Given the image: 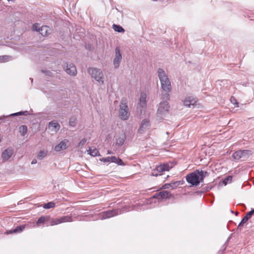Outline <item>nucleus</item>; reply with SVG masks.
<instances>
[{"instance_id":"nucleus-50","label":"nucleus","mask_w":254,"mask_h":254,"mask_svg":"<svg viewBox=\"0 0 254 254\" xmlns=\"http://www.w3.org/2000/svg\"><path fill=\"white\" fill-rule=\"evenodd\" d=\"M233 100L235 101V103H233L235 104H237V107H238V103L237 102L236 99H235V98H233Z\"/></svg>"},{"instance_id":"nucleus-30","label":"nucleus","mask_w":254,"mask_h":254,"mask_svg":"<svg viewBox=\"0 0 254 254\" xmlns=\"http://www.w3.org/2000/svg\"><path fill=\"white\" fill-rule=\"evenodd\" d=\"M19 132L22 136H24L27 132V127L25 125H21L19 127Z\"/></svg>"},{"instance_id":"nucleus-40","label":"nucleus","mask_w":254,"mask_h":254,"mask_svg":"<svg viewBox=\"0 0 254 254\" xmlns=\"http://www.w3.org/2000/svg\"><path fill=\"white\" fill-rule=\"evenodd\" d=\"M254 214V208L252 209L251 211L247 212L245 216H246L248 218L250 219L253 215Z\"/></svg>"},{"instance_id":"nucleus-27","label":"nucleus","mask_w":254,"mask_h":254,"mask_svg":"<svg viewBox=\"0 0 254 254\" xmlns=\"http://www.w3.org/2000/svg\"><path fill=\"white\" fill-rule=\"evenodd\" d=\"M61 223V219L59 218H51L50 217L49 225L54 226Z\"/></svg>"},{"instance_id":"nucleus-18","label":"nucleus","mask_w":254,"mask_h":254,"mask_svg":"<svg viewBox=\"0 0 254 254\" xmlns=\"http://www.w3.org/2000/svg\"><path fill=\"white\" fill-rule=\"evenodd\" d=\"M196 103V101L192 97L189 96L185 98L184 101V104L185 106L188 107H191V106H193Z\"/></svg>"},{"instance_id":"nucleus-37","label":"nucleus","mask_w":254,"mask_h":254,"mask_svg":"<svg viewBox=\"0 0 254 254\" xmlns=\"http://www.w3.org/2000/svg\"><path fill=\"white\" fill-rule=\"evenodd\" d=\"M9 58V56L6 55L0 56V63H4L8 61Z\"/></svg>"},{"instance_id":"nucleus-13","label":"nucleus","mask_w":254,"mask_h":254,"mask_svg":"<svg viewBox=\"0 0 254 254\" xmlns=\"http://www.w3.org/2000/svg\"><path fill=\"white\" fill-rule=\"evenodd\" d=\"M151 124L147 119H143L141 123L140 126L138 129V132L140 134H143L146 130L149 129Z\"/></svg>"},{"instance_id":"nucleus-22","label":"nucleus","mask_w":254,"mask_h":254,"mask_svg":"<svg viewBox=\"0 0 254 254\" xmlns=\"http://www.w3.org/2000/svg\"><path fill=\"white\" fill-rule=\"evenodd\" d=\"M198 178L199 179L200 183L202 182L205 177L209 175V173L207 171H199L197 170Z\"/></svg>"},{"instance_id":"nucleus-10","label":"nucleus","mask_w":254,"mask_h":254,"mask_svg":"<svg viewBox=\"0 0 254 254\" xmlns=\"http://www.w3.org/2000/svg\"><path fill=\"white\" fill-rule=\"evenodd\" d=\"M29 115V113L28 111H20L18 112L15 113L11 114L9 115L6 116H2L0 117V123L1 122H6L8 125L10 124L9 122V118L10 117L12 116H28Z\"/></svg>"},{"instance_id":"nucleus-5","label":"nucleus","mask_w":254,"mask_h":254,"mask_svg":"<svg viewBox=\"0 0 254 254\" xmlns=\"http://www.w3.org/2000/svg\"><path fill=\"white\" fill-rule=\"evenodd\" d=\"M88 72L92 78H94L99 83L102 84L104 83V74L100 69L96 67H89L88 68Z\"/></svg>"},{"instance_id":"nucleus-28","label":"nucleus","mask_w":254,"mask_h":254,"mask_svg":"<svg viewBox=\"0 0 254 254\" xmlns=\"http://www.w3.org/2000/svg\"><path fill=\"white\" fill-rule=\"evenodd\" d=\"M48 27L47 26H43L40 28H38L39 32L43 36L47 35V31Z\"/></svg>"},{"instance_id":"nucleus-9","label":"nucleus","mask_w":254,"mask_h":254,"mask_svg":"<svg viewBox=\"0 0 254 254\" xmlns=\"http://www.w3.org/2000/svg\"><path fill=\"white\" fill-rule=\"evenodd\" d=\"M152 198L157 199L159 201H160L163 199L175 198V195L167 190H163L158 193H156L152 196Z\"/></svg>"},{"instance_id":"nucleus-55","label":"nucleus","mask_w":254,"mask_h":254,"mask_svg":"<svg viewBox=\"0 0 254 254\" xmlns=\"http://www.w3.org/2000/svg\"><path fill=\"white\" fill-rule=\"evenodd\" d=\"M7 0V1H15V0Z\"/></svg>"},{"instance_id":"nucleus-26","label":"nucleus","mask_w":254,"mask_h":254,"mask_svg":"<svg viewBox=\"0 0 254 254\" xmlns=\"http://www.w3.org/2000/svg\"><path fill=\"white\" fill-rule=\"evenodd\" d=\"M47 151L40 150L37 155V158L38 159L41 160L47 155Z\"/></svg>"},{"instance_id":"nucleus-53","label":"nucleus","mask_w":254,"mask_h":254,"mask_svg":"<svg viewBox=\"0 0 254 254\" xmlns=\"http://www.w3.org/2000/svg\"><path fill=\"white\" fill-rule=\"evenodd\" d=\"M226 250V247H225L224 248H222V251L223 252Z\"/></svg>"},{"instance_id":"nucleus-16","label":"nucleus","mask_w":254,"mask_h":254,"mask_svg":"<svg viewBox=\"0 0 254 254\" xmlns=\"http://www.w3.org/2000/svg\"><path fill=\"white\" fill-rule=\"evenodd\" d=\"M49 215L42 216L37 220L36 224L38 226H41L42 224H46L47 226H49Z\"/></svg>"},{"instance_id":"nucleus-23","label":"nucleus","mask_w":254,"mask_h":254,"mask_svg":"<svg viewBox=\"0 0 254 254\" xmlns=\"http://www.w3.org/2000/svg\"><path fill=\"white\" fill-rule=\"evenodd\" d=\"M111 162L113 163H115L118 165L120 166H125V164L124 162L122 161V160L119 157H116V156H111V158H110Z\"/></svg>"},{"instance_id":"nucleus-34","label":"nucleus","mask_w":254,"mask_h":254,"mask_svg":"<svg viewBox=\"0 0 254 254\" xmlns=\"http://www.w3.org/2000/svg\"><path fill=\"white\" fill-rule=\"evenodd\" d=\"M76 119L74 117H71L69 119V125L71 127H75L76 125Z\"/></svg>"},{"instance_id":"nucleus-51","label":"nucleus","mask_w":254,"mask_h":254,"mask_svg":"<svg viewBox=\"0 0 254 254\" xmlns=\"http://www.w3.org/2000/svg\"><path fill=\"white\" fill-rule=\"evenodd\" d=\"M107 154H114V153L112 151L109 150H108Z\"/></svg>"},{"instance_id":"nucleus-17","label":"nucleus","mask_w":254,"mask_h":254,"mask_svg":"<svg viewBox=\"0 0 254 254\" xmlns=\"http://www.w3.org/2000/svg\"><path fill=\"white\" fill-rule=\"evenodd\" d=\"M67 142L68 140L66 139L61 141L58 144L55 146V151L59 152L61 150L66 149L67 148L66 142Z\"/></svg>"},{"instance_id":"nucleus-59","label":"nucleus","mask_w":254,"mask_h":254,"mask_svg":"<svg viewBox=\"0 0 254 254\" xmlns=\"http://www.w3.org/2000/svg\"><path fill=\"white\" fill-rule=\"evenodd\" d=\"M242 205H243L244 206H245V204H242Z\"/></svg>"},{"instance_id":"nucleus-56","label":"nucleus","mask_w":254,"mask_h":254,"mask_svg":"<svg viewBox=\"0 0 254 254\" xmlns=\"http://www.w3.org/2000/svg\"><path fill=\"white\" fill-rule=\"evenodd\" d=\"M30 81H31L32 82H33V78H30Z\"/></svg>"},{"instance_id":"nucleus-8","label":"nucleus","mask_w":254,"mask_h":254,"mask_svg":"<svg viewBox=\"0 0 254 254\" xmlns=\"http://www.w3.org/2000/svg\"><path fill=\"white\" fill-rule=\"evenodd\" d=\"M197 173V170H196L186 176L187 182L191 186H197L200 183L199 179Z\"/></svg>"},{"instance_id":"nucleus-20","label":"nucleus","mask_w":254,"mask_h":254,"mask_svg":"<svg viewBox=\"0 0 254 254\" xmlns=\"http://www.w3.org/2000/svg\"><path fill=\"white\" fill-rule=\"evenodd\" d=\"M60 124L54 121L50 122L48 124V128L52 131H57L60 129Z\"/></svg>"},{"instance_id":"nucleus-57","label":"nucleus","mask_w":254,"mask_h":254,"mask_svg":"<svg viewBox=\"0 0 254 254\" xmlns=\"http://www.w3.org/2000/svg\"><path fill=\"white\" fill-rule=\"evenodd\" d=\"M169 177V175H168V176H167L166 178H165V179H166L168 178V177Z\"/></svg>"},{"instance_id":"nucleus-19","label":"nucleus","mask_w":254,"mask_h":254,"mask_svg":"<svg viewBox=\"0 0 254 254\" xmlns=\"http://www.w3.org/2000/svg\"><path fill=\"white\" fill-rule=\"evenodd\" d=\"M146 104V94L144 93H141L138 105L141 108H145Z\"/></svg>"},{"instance_id":"nucleus-24","label":"nucleus","mask_w":254,"mask_h":254,"mask_svg":"<svg viewBox=\"0 0 254 254\" xmlns=\"http://www.w3.org/2000/svg\"><path fill=\"white\" fill-rule=\"evenodd\" d=\"M87 152L89 154L93 157L101 156L99 150L96 148L92 149L91 148L89 147Z\"/></svg>"},{"instance_id":"nucleus-54","label":"nucleus","mask_w":254,"mask_h":254,"mask_svg":"<svg viewBox=\"0 0 254 254\" xmlns=\"http://www.w3.org/2000/svg\"><path fill=\"white\" fill-rule=\"evenodd\" d=\"M230 212H231L232 213H234V212L233 210H230Z\"/></svg>"},{"instance_id":"nucleus-21","label":"nucleus","mask_w":254,"mask_h":254,"mask_svg":"<svg viewBox=\"0 0 254 254\" xmlns=\"http://www.w3.org/2000/svg\"><path fill=\"white\" fill-rule=\"evenodd\" d=\"M25 228V225H20L17 226L15 228L11 229L10 230L7 231L6 233L7 234L15 233H19L22 232Z\"/></svg>"},{"instance_id":"nucleus-32","label":"nucleus","mask_w":254,"mask_h":254,"mask_svg":"<svg viewBox=\"0 0 254 254\" xmlns=\"http://www.w3.org/2000/svg\"><path fill=\"white\" fill-rule=\"evenodd\" d=\"M56 204L54 202L50 201L48 203L44 204L43 207L45 209H50L52 208H54L55 207Z\"/></svg>"},{"instance_id":"nucleus-48","label":"nucleus","mask_w":254,"mask_h":254,"mask_svg":"<svg viewBox=\"0 0 254 254\" xmlns=\"http://www.w3.org/2000/svg\"><path fill=\"white\" fill-rule=\"evenodd\" d=\"M178 181V183H179V186L183 185L185 183V181L183 180H180V181Z\"/></svg>"},{"instance_id":"nucleus-3","label":"nucleus","mask_w":254,"mask_h":254,"mask_svg":"<svg viewBox=\"0 0 254 254\" xmlns=\"http://www.w3.org/2000/svg\"><path fill=\"white\" fill-rule=\"evenodd\" d=\"M174 167L172 162H168L163 164H160L156 168L152 170L151 175L155 177L161 176L163 174V172L165 171H169Z\"/></svg>"},{"instance_id":"nucleus-46","label":"nucleus","mask_w":254,"mask_h":254,"mask_svg":"<svg viewBox=\"0 0 254 254\" xmlns=\"http://www.w3.org/2000/svg\"><path fill=\"white\" fill-rule=\"evenodd\" d=\"M38 28H40L39 26V24L37 23H35L33 25V30H36L37 31H39Z\"/></svg>"},{"instance_id":"nucleus-15","label":"nucleus","mask_w":254,"mask_h":254,"mask_svg":"<svg viewBox=\"0 0 254 254\" xmlns=\"http://www.w3.org/2000/svg\"><path fill=\"white\" fill-rule=\"evenodd\" d=\"M13 150L11 148H7L1 154L3 162L7 161L13 155Z\"/></svg>"},{"instance_id":"nucleus-45","label":"nucleus","mask_w":254,"mask_h":254,"mask_svg":"<svg viewBox=\"0 0 254 254\" xmlns=\"http://www.w3.org/2000/svg\"><path fill=\"white\" fill-rule=\"evenodd\" d=\"M172 183L174 189H176L177 187L179 186V183H178V181L172 182Z\"/></svg>"},{"instance_id":"nucleus-29","label":"nucleus","mask_w":254,"mask_h":254,"mask_svg":"<svg viewBox=\"0 0 254 254\" xmlns=\"http://www.w3.org/2000/svg\"><path fill=\"white\" fill-rule=\"evenodd\" d=\"M113 28L116 32L119 33H123L125 32V29L119 25L114 24L113 25Z\"/></svg>"},{"instance_id":"nucleus-52","label":"nucleus","mask_w":254,"mask_h":254,"mask_svg":"<svg viewBox=\"0 0 254 254\" xmlns=\"http://www.w3.org/2000/svg\"><path fill=\"white\" fill-rule=\"evenodd\" d=\"M234 213L236 216H238L239 214V212H236L235 213L234 212Z\"/></svg>"},{"instance_id":"nucleus-4","label":"nucleus","mask_w":254,"mask_h":254,"mask_svg":"<svg viewBox=\"0 0 254 254\" xmlns=\"http://www.w3.org/2000/svg\"><path fill=\"white\" fill-rule=\"evenodd\" d=\"M252 155V151L250 150H239L234 152L232 157L235 161H237L240 159L244 161L247 160L251 155Z\"/></svg>"},{"instance_id":"nucleus-35","label":"nucleus","mask_w":254,"mask_h":254,"mask_svg":"<svg viewBox=\"0 0 254 254\" xmlns=\"http://www.w3.org/2000/svg\"><path fill=\"white\" fill-rule=\"evenodd\" d=\"M161 189H171L174 190L172 182L170 183H166L163 185Z\"/></svg>"},{"instance_id":"nucleus-42","label":"nucleus","mask_w":254,"mask_h":254,"mask_svg":"<svg viewBox=\"0 0 254 254\" xmlns=\"http://www.w3.org/2000/svg\"><path fill=\"white\" fill-rule=\"evenodd\" d=\"M42 72L44 73H45L46 75H48V76H52V72H51L49 70H42Z\"/></svg>"},{"instance_id":"nucleus-41","label":"nucleus","mask_w":254,"mask_h":254,"mask_svg":"<svg viewBox=\"0 0 254 254\" xmlns=\"http://www.w3.org/2000/svg\"><path fill=\"white\" fill-rule=\"evenodd\" d=\"M111 158V157H106V158H100L99 159V160L101 162H111V159L110 158Z\"/></svg>"},{"instance_id":"nucleus-38","label":"nucleus","mask_w":254,"mask_h":254,"mask_svg":"<svg viewBox=\"0 0 254 254\" xmlns=\"http://www.w3.org/2000/svg\"><path fill=\"white\" fill-rule=\"evenodd\" d=\"M87 141V139L86 138H83L82 140H81L80 141V142L78 143L77 144V147H82L83 146H84L86 142Z\"/></svg>"},{"instance_id":"nucleus-7","label":"nucleus","mask_w":254,"mask_h":254,"mask_svg":"<svg viewBox=\"0 0 254 254\" xmlns=\"http://www.w3.org/2000/svg\"><path fill=\"white\" fill-rule=\"evenodd\" d=\"M129 113L128 111V106L125 101L122 100L120 106L119 117L123 120H127L128 119Z\"/></svg>"},{"instance_id":"nucleus-36","label":"nucleus","mask_w":254,"mask_h":254,"mask_svg":"<svg viewBox=\"0 0 254 254\" xmlns=\"http://www.w3.org/2000/svg\"><path fill=\"white\" fill-rule=\"evenodd\" d=\"M232 177L231 176H228L224 179L223 180V183L226 185L228 183L232 182Z\"/></svg>"},{"instance_id":"nucleus-58","label":"nucleus","mask_w":254,"mask_h":254,"mask_svg":"<svg viewBox=\"0 0 254 254\" xmlns=\"http://www.w3.org/2000/svg\"><path fill=\"white\" fill-rule=\"evenodd\" d=\"M231 102H232V103H233V101H232V97H231Z\"/></svg>"},{"instance_id":"nucleus-43","label":"nucleus","mask_w":254,"mask_h":254,"mask_svg":"<svg viewBox=\"0 0 254 254\" xmlns=\"http://www.w3.org/2000/svg\"><path fill=\"white\" fill-rule=\"evenodd\" d=\"M245 223L241 220V221L239 223V224L238 225V226L237 227V230L241 231L242 230V226H243V225Z\"/></svg>"},{"instance_id":"nucleus-44","label":"nucleus","mask_w":254,"mask_h":254,"mask_svg":"<svg viewBox=\"0 0 254 254\" xmlns=\"http://www.w3.org/2000/svg\"><path fill=\"white\" fill-rule=\"evenodd\" d=\"M172 183L174 189H176L177 187L179 186V183H178V181L172 182Z\"/></svg>"},{"instance_id":"nucleus-33","label":"nucleus","mask_w":254,"mask_h":254,"mask_svg":"<svg viewBox=\"0 0 254 254\" xmlns=\"http://www.w3.org/2000/svg\"><path fill=\"white\" fill-rule=\"evenodd\" d=\"M161 100L162 101H167L168 102V101L170 100V94L169 92H166L165 93H162L161 95Z\"/></svg>"},{"instance_id":"nucleus-2","label":"nucleus","mask_w":254,"mask_h":254,"mask_svg":"<svg viewBox=\"0 0 254 254\" xmlns=\"http://www.w3.org/2000/svg\"><path fill=\"white\" fill-rule=\"evenodd\" d=\"M129 210V206H125L122 208L110 209L99 213V217L101 220L109 219L121 214L125 212H128Z\"/></svg>"},{"instance_id":"nucleus-6","label":"nucleus","mask_w":254,"mask_h":254,"mask_svg":"<svg viewBox=\"0 0 254 254\" xmlns=\"http://www.w3.org/2000/svg\"><path fill=\"white\" fill-rule=\"evenodd\" d=\"M170 109V105L168 102L161 101L159 105L157 111L156 115L157 118H159L160 119H162V116L167 114Z\"/></svg>"},{"instance_id":"nucleus-25","label":"nucleus","mask_w":254,"mask_h":254,"mask_svg":"<svg viewBox=\"0 0 254 254\" xmlns=\"http://www.w3.org/2000/svg\"><path fill=\"white\" fill-rule=\"evenodd\" d=\"M61 223L64 222H68L72 221V217L71 214L66 216H63L60 217Z\"/></svg>"},{"instance_id":"nucleus-12","label":"nucleus","mask_w":254,"mask_h":254,"mask_svg":"<svg viewBox=\"0 0 254 254\" xmlns=\"http://www.w3.org/2000/svg\"><path fill=\"white\" fill-rule=\"evenodd\" d=\"M66 72L71 76H75L77 74V70L75 65L72 63H65L64 65Z\"/></svg>"},{"instance_id":"nucleus-14","label":"nucleus","mask_w":254,"mask_h":254,"mask_svg":"<svg viewBox=\"0 0 254 254\" xmlns=\"http://www.w3.org/2000/svg\"><path fill=\"white\" fill-rule=\"evenodd\" d=\"M126 139V135L125 132L119 134L115 136L116 145L118 147L122 146Z\"/></svg>"},{"instance_id":"nucleus-39","label":"nucleus","mask_w":254,"mask_h":254,"mask_svg":"<svg viewBox=\"0 0 254 254\" xmlns=\"http://www.w3.org/2000/svg\"><path fill=\"white\" fill-rule=\"evenodd\" d=\"M142 206V204H136L135 205H132L131 210H138L139 209H141L140 207Z\"/></svg>"},{"instance_id":"nucleus-49","label":"nucleus","mask_w":254,"mask_h":254,"mask_svg":"<svg viewBox=\"0 0 254 254\" xmlns=\"http://www.w3.org/2000/svg\"><path fill=\"white\" fill-rule=\"evenodd\" d=\"M37 163V160L36 159H33L31 162V164H35Z\"/></svg>"},{"instance_id":"nucleus-47","label":"nucleus","mask_w":254,"mask_h":254,"mask_svg":"<svg viewBox=\"0 0 254 254\" xmlns=\"http://www.w3.org/2000/svg\"><path fill=\"white\" fill-rule=\"evenodd\" d=\"M250 219L248 218L246 216H245L242 219L243 221H244L245 223L249 220Z\"/></svg>"},{"instance_id":"nucleus-31","label":"nucleus","mask_w":254,"mask_h":254,"mask_svg":"<svg viewBox=\"0 0 254 254\" xmlns=\"http://www.w3.org/2000/svg\"><path fill=\"white\" fill-rule=\"evenodd\" d=\"M214 187V185H211L210 184H207L206 185H203L202 186V191L201 192H204V191H208L211 190Z\"/></svg>"},{"instance_id":"nucleus-1","label":"nucleus","mask_w":254,"mask_h":254,"mask_svg":"<svg viewBox=\"0 0 254 254\" xmlns=\"http://www.w3.org/2000/svg\"><path fill=\"white\" fill-rule=\"evenodd\" d=\"M157 73L160 81L161 88L166 92H170L172 90L171 83L165 70L162 68H159Z\"/></svg>"},{"instance_id":"nucleus-11","label":"nucleus","mask_w":254,"mask_h":254,"mask_svg":"<svg viewBox=\"0 0 254 254\" xmlns=\"http://www.w3.org/2000/svg\"><path fill=\"white\" fill-rule=\"evenodd\" d=\"M122 60V55L120 48L117 47L115 49V56L113 59V65L115 69L118 68Z\"/></svg>"}]
</instances>
